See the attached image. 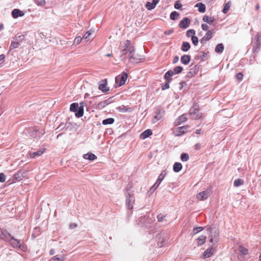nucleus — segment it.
I'll list each match as a JSON object with an SVG mask.
<instances>
[{"label": "nucleus", "mask_w": 261, "mask_h": 261, "mask_svg": "<svg viewBox=\"0 0 261 261\" xmlns=\"http://www.w3.org/2000/svg\"><path fill=\"white\" fill-rule=\"evenodd\" d=\"M165 218V216L162 215L161 214H159L157 216L158 221L160 222H163Z\"/></svg>", "instance_id": "obj_52"}, {"label": "nucleus", "mask_w": 261, "mask_h": 261, "mask_svg": "<svg viewBox=\"0 0 261 261\" xmlns=\"http://www.w3.org/2000/svg\"><path fill=\"white\" fill-rule=\"evenodd\" d=\"M128 54V52L126 48H124L121 50L120 58L121 60H124L126 58V55Z\"/></svg>", "instance_id": "obj_38"}, {"label": "nucleus", "mask_w": 261, "mask_h": 261, "mask_svg": "<svg viewBox=\"0 0 261 261\" xmlns=\"http://www.w3.org/2000/svg\"><path fill=\"white\" fill-rule=\"evenodd\" d=\"M203 229L202 227H196L193 228V231L194 234H196L199 232H200Z\"/></svg>", "instance_id": "obj_48"}, {"label": "nucleus", "mask_w": 261, "mask_h": 261, "mask_svg": "<svg viewBox=\"0 0 261 261\" xmlns=\"http://www.w3.org/2000/svg\"><path fill=\"white\" fill-rule=\"evenodd\" d=\"M189 114L191 116V118L195 120L199 119L202 114L200 112L199 106L196 103H194L190 109Z\"/></svg>", "instance_id": "obj_3"}, {"label": "nucleus", "mask_w": 261, "mask_h": 261, "mask_svg": "<svg viewBox=\"0 0 261 261\" xmlns=\"http://www.w3.org/2000/svg\"><path fill=\"white\" fill-rule=\"evenodd\" d=\"M112 98H113L112 97H110L109 98H108V99H106L105 100H103L102 101L99 102L97 104V108L98 109H100V110L102 109L106 106H107L109 104H110L111 102H112V101H113Z\"/></svg>", "instance_id": "obj_16"}, {"label": "nucleus", "mask_w": 261, "mask_h": 261, "mask_svg": "<svg viewBox=\"0 0 261 261\" xmlns=\"http://www.w3.org/2000/svg\"><path fill=\"white\" fill-rule=\"evenodd\" d=\"M195 7L198 8V10L200 13H204L205 12L206 7L204 4L202 3H198L195 6Z\"/></svg>", "instance_id": "obj_21"}, {"label": "nucleus", "mask_w": 261, "mask_h": 261, "mask_svg": "<svg viewBox=\"0 0 261 261\" xmlns=\"http://www.w3.org/2000/svg\"><path fill=\"white\" fill-rule=\"evenodd\" d=\"M206 237L204 236H201L197 239V245L198 246H201L204 244L206 241Z\"/></svg>", "instance_id": "obj_29"}, {"label": "nucleus", "mask_w": 261, "mask_h": 261, "mask_svg": "<svg viewBox=\"0 0 261 261\" xmlns=\"http://www.w3.org/2000/svg\"><path fill=\"white\" fill-rule=\"evenodd\" d=\"M43 152H44V150H38L37 151L31 153L30 154V156L32 158H34L36 156H40L41 155H42L43 154Z\"/></svg>", "instance_id": "obj_40"}, {"label": "nucleus", "mask_w": 261, "mask_h": 261, "mask_svg": "<svg viewBox=\"0 0 261 261\" xmlns=\"http://www.w3.org/2000/svg\"><path fill=\"white\" fill-rule=\"evenodd\" d=\"M124 44H125V48H127L129 46H130V41L129 40H126L125 43H124Z\"/></svg>", "instance_id": "obj_64"}, {"label": "nucleus", "mask_w": 261, "mask_h": 261, "mask_svg": "<svg viewBox=\"0 0 261 261\" xmlns=\"http://www.w3.org/2000/svg\"><path fill=\"white\" fill-rule=\"evenodd\" d=\"M83 158L86 160H88L90 161H93L96 159L97 156L93 153L88 152L83 155Z\"/></svg>", "instance_id": "obj_20"}, {"label": "nucleus", "mask_w": 261, "mask_h": 261, "mask_svg": "<svg viewBox=\"0 0 261 261\" xmlns=\"http://www.w3.org/2000/svg\"><path fill=\"white\" fill-rule=\"evenodd\" d=\"M239 251L241 255H246L248 253V249L242 246H240L239 247Z\"/></svg>", "instance_id": "obj_34"}, {"label": "nucleus", "mask_w": 261, "mask_h": 261, "mask_svg": "<svg viewBox=\"0 0 261 261\" xmlns=\"http://www.w3.org/2000/svg\"><path fill=\"white\" fill-rule=\"evenodd\" d=\"M66 125H67V124H65V123L61 122L56 129H59V130H65V128H66Z\"/></svg>", "instance_id": "obj_47"}, {"label": "nucleus", "mask_w": 261, "mask_h": 261, "mask_svg": "<svg viewBox=\"0 0 261 261\" xmlns=\"http://www.w3.org/2000/svg\"><path fill=\"white\" fill-rule=\"evenodd\" d=\"M91 31H87L83 36L84 39H87L89 37V36L91 35Z\"/></svg>", "instance_id": "obj_57"}, {"label": "nucleus", "mask_w": 261, "mask_h": 261, "mask_svg": "<svg viewBox=\"0 0 261 261\" xmlns=\"http://www.w3.org/2000/svg\"><path fill=\"white\" fill-rule=\"evenodd\" d=\"M115 121L113 118H108L102 120V123L103 125L112 124Z\"/></svg>", "instance_id": "obj_32"}, {"label": "nucleus", "mask_w": 261, "mask_h": 261, "mask_svg": "<svg viewBox=\"0 0 261 261\" xmlns=\"http://www.w3.org/2000/svg\"><path fill=\"white\" fill-rule=\"evenodd\" d=\"M191 47L190 44L188 42H183L181 46V50L184 52L188 51Z\"/></svg>", "instance_id": "obj_27"}, {"label": "nucleus", "mask_w": 261, "mask_h": 261, "mask_svg": "<svg viewBox=\"0 0 261 261\" xmlns=\"http://www.w3.org/2000/svg\"><path fill=\"white\" fill-rule=\"evenodd\" d=\"M35 3L38 6H44L45 5V0H35Z\"/></svg>", "instance_id": "obj_49"}, {"label": "nucleus", "mask_w": 261, "mask_h": 261, "mask_svg": "<svg viewBox=\"0 0 261 261\" xmlns=\"http://www.w3.org/2000/svg\"><path fill=\"white\" fill-rule=\"evenodd\" d=\"M145 7L148 10H151L155 8V6L152 2H147L146 3Z\"/></svg>", "instance_id": "obj_41"}, {"label": "nucleus", "mask_w": 261, "mask_h": 261, "mask_svg": "<svg viewBox=\"0 0 261 261\" xmlns=\"http://www.w3.org/2000/svg\"><path fill=\"white\" fill-rule=\"evenodd\" d=\"M86 106V103L82 102L80 103L74 102L70 105V111L75 113V116L77 118H80L83 116L84 108Z\"/></svg>", "instance_id": "obj_2"}, {"label": "nucleus", "mask_w": 261, "mask_h": 261, "mask_svg": "<svg viewBox=\"0 0 261 261\" xmlns=\"http://www.w3.org/2000/svg\"><path fill=\"white\" fill-rule=\"evenodd\" d=\"M174 32L173 29H171L168 30H166L164 32V34L166 35H169L172 34Z\"/></svg>", "instance_id": "obj_55"}, {"label": "nucleus", "mask_w": 261, "mask_h": 261, "mask_svg": "<svg viewBox=\"0 0 261 261\" xmlns=\"http://www.w3.org/2000/svg\"><path fill=\"white\" fill-rule=\"evenodd\" d=\"M189 127V126L188 125L178 127L176 128L175 136H180L182 135H184L187 131Z\"/></svg>", "instance_id": "obj_14"}, {"label": "nucleus", "mask_w": 261, "mask_h": 261, "mask_svg": "<svg viewBox=\"0 0 261 261\" xmlns=\"http://www.w3.org/2000/svg\"><path fill=\"white\" fill-rule=\"evenodd\" d=\"M207 230L210 232V237H215V239L218 240L219 231L218 228L215 227H208Z\"/></svg>", "instance_id": "obj_15"}, {"label": "nucleus", "mask_w": 261, "mask_h": 261, "mask_svg": "<svg viewBox=\"0 0 261 261\" xmlns=\"http://www.w3.org/2000/svg\"><path fill=\"white\" fill-rule=\"evenodd\" d=\"M108 84L107 80L104 79L101 80L99 82V84L98 86V89L100 91H101L103 93H106L108 91H109V88L107 87V85Z\"/></svg>", "instance_id": "obj_9"}, {"label": "nucleus", "mask_w": 261, "mask_h": 261, "mask_svg": "<svg viewBox=\"0 0 261 261\" xmlns=\"http://www.w3.org/2000/svg\"><path fill=\"white\" fill-rule=\"evenodd\" d=\"M127 50L128 53H129L130 51L132 52V54L135 53V52H134V48L132 46H130V45L129 46V47L127 48Z\"/></svg>", "instance_id": "obj_60"}, {"label": "nucleus", "mask_w": 261, "mask_h": 261, "mask_svg": "<svg viewBox=\"0 0 261 261\" xmlns=\"http://www.w3.org/2000/svg\"><path fill=\"white\" fill-rule=\"evenodd\" d=\"M179 60V57L177 56H175V57H174L173 58V64H176V63L178 62Z\"/></svg>", "instance_id": "obj_63"}, {"label": "nucleus", "mask_w": 261, "mask_h": 261, "mask_svg": "<svg viewBox=\"0 0 261 261\" xmlns=\"http://www.w3.org/2000/svg\"><path fill=\"white\" fill-rule=\"evenodd\" d=\"M126 206L127 209L132 210L134 207V204L135 201V198L134 194L128 193L125 195Z\"/></svg>", "instance_id": "obj_6"}, {"label": "nucleus", "mask_w": 261, "mask_h": 261, "mask_svg": "<svg viewBox=\"0 0 261 261\" xmlns=\"http://www.w3.org/2000/svg\"><path fill=\"white\" fill-rule=\"evenodd\" d=\"M174 7L175 9H180L182 7V5L181 4V3H180V1H177L175 2L174 5Z\"/></svg>", "instance_id": "obj_46"}, {"label": "nucleus", "mask_w": 261, "mask_h": 261, "mask_svg": "<svg viewBox=\"0 0 261 261\" xmlns=\"http://www.w3.org/2000/svg\"><path fill=\"white\" fill-rule=\"evenodd\" d=\"M261 46V36L257 33L254 38L253 44V53L254 54L258 53Z\"/></svg>", "instance_id": "obj_4"}, {"label": "nucleus", "mask_w": 261, "mask_h": 261, "mask_svg": "<svg viewBox=\"0 0 261 261\" xmlns=\"http://www.w3.org/2000/svg\"><path fill=\"white\" fill-rule=\"evenodd\" d=\"M170 80H168V81H166V82L165 84H161V87L162 90H165L169 88V83L171 82Z\"/></svg>", "instance_id": "obj_44"}, {"label": "nucleus", "mask_w": 261, "mask_h": 261, "mask_svg": "<svg viewBox=\"0 0 261 261\" xmlns=\"http://www.w3.org/2000/svg\"><path fill=\"white\" fill-rule=\"evenodd\" d=\"M166 174H167V172L166 170L162 171L161 174L158 176V178L156 181V182L158 184L160 185V184L163 181V180L164 179V178L165 177V176L166 175Z\"/></svg>", "instance_id": "obj_23"}, {"label": "nucleus", "mask_w": 261, "mask_h": 261, "mask_svg": "<svg viewBox=\"0 0 261 261\" xmlns=\"http://www.w3.org/2000/svg\"><path fill=\"white\" fill-rule=\"evenodd\" d=\"M180 159L182 162H187L189 159V156L186 153H182L180 155Z\"/></svg>", "instance_id": "obj_42"}, {"label": "nucleus", "mask_w": 261, "mask_h": 261, "mask_svg": "<svg viewBox=\"0 0 261 261\" xmlns=\"http://www.w3.org/2000/svg\"><path fill=\"white\" fill-rule=\"evenodd\" d=\"M0 239L9 243L14 248H19L21 250L25 251L26 247L22 245L20 240L15 239L6 229L0 228Z\"/></svg>", "instance_id": "obj_1"}, {"label": "nucleus", "mask_w": 261, "mask_h": 261, "mask_svg": "<svg viewBox=\"0 0 261 261\" xmlns=\"http://www.w3.org/2000/svg\"><path fill=\"white\" fill-rule=\"evenodd\" d=\"M213 37L212 31H207L205 35L200 40V42L203 45L205 44L207 41Z\"/></svg>", "instance_id": "obj_12"}, {"label": "nucleus", "mask_w": 261, "mask_h": 261, "mask_svg": "<svg viewBox=\"0 0 261 261\" xmlns=\"http://www.w3.org/2000/svg\"><path fill=\"white\" fill-rule=\"evenodd\" d=\"M218 240H217L216 239H215V237H210V242L211 243H213V244H215L217 242H218Z\"/></svg>", "instance_id": "obj_58"}, {"label": "nucleus", "mask_w": 261, "mask_h": 261, "mask_svg": "<svg viewBox=\"0 0 261 261\" xmlns=\"http://www.w3.org/2000/svg\"><path fill=\"white\" fill-rule=\"evenodd\" d=\"M244 184V181L243 179L238 178L236 179L233 182V185L234 187H238Z\"/></svg>", "instance_id": "obj_39"}, {"label": "nucleus", "mask_w": 261, "mask_h": 261, "mask_svg": "<svg viewBox=\"0 0 261 261\" xmlns=\"http://www.w3.org/2000/svg\"><path fill=\"white\" fill-rule=\"evenodd\" d=\"M5 180V175L3 173H0V182H3Z\"/></svg>", "instance_id": "obj_56"}, {"label": "nucleus", "mask_w": 261, "mask_h": 261, "mask_svg": "<svg viewBox=\"0 0 261 261\" xmlns=\"http://www.w3.org/2000/svg\"><path fill=\"white\" fill-rule=\"evenodd\" d=\"M215 248L212 246L207 248L203 253V258H206L211 257L214 255Z\"/></svg>", "instance_id": "obj_13"}, {"label": "nucleus", "mask_w": 261, "mask_h": 261, "mask_svg": "<svg viewBox=\"0 0 261 261\" xmlns=\"http://www.w3.org/2000/svg\"><path fill=\"white\" fill-rule=\"evenodd\" d=\"M179 14L176 11H173L170 14V18L171 20H175L177 19Z\"/></svg>", "instance_id": "obj_36"}, {"label": "nucleus", "mask_w": 261, "mask_h": 261, "mask_svg": "<svg viewBox=\"0 0 261 261\" xmlns=\"http://www.w3.org/2000/svg\"><path fill=\"white\" fill-rule=\"evenodd\" d=\"M183 70V68L181 66H177L173 68L172 72L174 74L180 73Z\"/></svg>", "instance_id": "obj_37"}, {"label": "nucleus", "mask_w": 261, "mask_h": 261, "mask_svg": "<svg viewBox=\"0 0 261 261\" xmlns=\"http://www.w3.org/2000/svg\"><path fill=\"white\" fill-rule=\"evenodd\" d=\"M191 40H192V43L194 45L196 46L198 44V39L197 37H196V36H192V37L191 38Z\"/></svg>", "instance_id": "obj_50"}, {"label": "nucleus", "mask_w": 261, "mask_h": 261, "mask_svg": "<svg viewBox=\"0 0 261 261\" xmlns=\"http://www.w3.org/2000/svg\"><path fill=\"white\" fill-rule=\"evenodd\" d=\"M195 31L193 29H190V30H188L186 32V35L188 37H191V38H192V36H195Z\"/></svg>", "instance_id": "obj_43"}, {"label": "nucleus", "mask_w": 261, "mask_h": 261, "mask_svg": "<svg viewBox=\"0 0 261 261\" xmlns=\"http://www.w3.org/2000/svg\"><path fill=\"white\" fill-rule=\"evenodd\" d=\"M212 192V188H208L206 190L199 193L197 195V198L200 200H204L208 198Z\"/></svg>", "instance_id": "obj_7"}, {"label": "nucleus", "mask_w": 261, "mask_h": 261, "mask_svg": "<svg viewBox=\"0 0 261 261\" xmlns=\"http://www.w3.org/2000/svg\"><path fill=\"white\" fill-rule=\"evenodd\" d=\"M127 74L126 72H122L121 75L117 76L115 77V83L117 87H120L125 84L127 78Z\"/></svg>", "instance_id": "obj_5"}, {"label": "nucleus", "mask_w": 261, "mask_h": 261, "mask_svg": "<svg viewBox=\"0 0 261 261\" xmlns=\"http://www.w3.org/2000/svg\"><path fill=\"white\" fill-rule=\"evenodd\" d=\"M191 21L188 17H184L179 23L178 25L181 29H187L189 27Z\"/></svg>", "instance_id": "obj_11"}, {"label": "nucleus", "mask_w": 261, "mask_h": 261, "mask_svg": "<svg viewBox=\"0 0 261 261\" xmlns=\"http://www.w3.org/2000/svg\"><path fill=\"white\" fill-rule=\"evenodd\" d=\"M187 120L186 115H182L180 116L175 121L176 125L180 124L181 123Z\"/></svg>", "instance_id": "obj_26"}, {"label": "nucleus", "mask_w": 261, "mask_h": 261, "mask_svg": "<svg viewBox=\"0 0 261 261\" xmlns=\"http://www.w3.org/2000/svg\"><path fill=\"white\" fill-rule=\"evenodd\" d=\"M132 188V186L130 184H128L125 188V195H127L128 193L129 194H133L132 192H130V189Z\"/></svg>", "instance_id": "obj_51"}, {"label": "nucleus", "mask_w": 261, "mask_h": 261, "mask_svg": "<svg viewBox=\"0 0 261 261\" xmlns=\"http://www.w3.org/2000/svg\"><path fill=\"white\" fill-rule=\"evenodd\" d=\"M201 28L203 31H208V27L206 24H202Z\"/></svg>", "instance_id": "obj_61"}, {"label": "nucleus", "mask_w": 261, "mask_h": 261, "mask_svg": "<svg viewBox=\"0 0 261 261\" xmlns=\"http://www.w3.org/2000/svg\"><path fill=\"white\" fill-rule=\"evenodd\" d=\"M64 257L63 255H57L52 257L49 261H64Z\"/></svg>", "instance_id": "obj_31"}, {"label": "nucleus", "mask_w": 261, "mask_h": 261, "mask_svg": "<svg viewBox=\"0 0 261 261\" xmlns=\"http://www.w3.org/2000/svg\"><path fill=\"white\" fill-rule=\"evenodd\" d=\"M224 50V45L222 43L218 44L215 49V51L218 54H221Z\"/></svg>", "instance_id": "obj_30"}, {"label": "nucleus", "mask_w": 261, "mask_h": 261, "mask_svg": "<svg viewBox=\"0 0 261 261\" xmlns=\"http://www.w3.org/2000/svg\"><path fill=\"white\" fill-rule=\"evenodd\" d=\"M174 74L172 72V70H169L165 73L164 77L166 81L170 80V81H171L172 79H171V77Z\"/></svg>", "instance_id": "obj_33"}, {"label": "nucleus", "mask_w": 261, "mask_h": 261, "mask_svg": "<svg viewBox=\"0 0 261 261\" xmlns=\"http://www.w3.org/2000/svg\"><path fill=\"white\" fill-rule=\"evenodd\" d=\"M152 134V131L150 129H148L144 130L143 132H142L140 134V139L144 140V139H145L149 137Z\"/></svg>", "instance_id": "obj_18"}, {"label": "nucleus", "mask_w": 261, "mask_h": 261, "mask_svg": "<svg viewBox=\"0 0 261 261\" xmlns=\"http://www.w3.org/2000/svg\"><path fill=\"white\" fill-rule=\"evenodd\" d=\"M206 55V53H205L204 51H200L199 55L195 56V59L196 60H200V61H205V57Z\"/></svg>", "instance_id": "obj_22"}, {"label": "nucleus", "mask_w": 261, "mask_h": 261, "mask_svg": "<svg viewBox=\"0 0 261 261\" xmlns=\"http://www.w3.org/2000/svg\"><path fill=\"white\" fill-rule=\"evenodd\" d=\"M199 66L198 65H194L192 68H190V71L188 72L187 76L191 78L196 75L199 71Z\"/></svg>", "instance_id": "obj_10"}, {"label": "nucleus", "mask_w": 261, "mask_h": 261, "mask_svg": "<svg viewBox=\"0 0 261 261\" xmlns=\"http://www.w3.org/2000/svg\"><path fill=\"white\" fill-rule=\"evenodd\" d=\"M127 57L130 62L138 63L142 59L141 56L138 54H135V53L132 54L131 51L128 53Z\"/></svg>", "instance_id": "obj_8"}, {"label": "nucleus", "mask_w": 261, "mask_h": 261, "mask_svg": "<svg viewBox=\"0 0 261 261\" xmlns=\"http://www.w3.org/2000/svg\"><path fill=\"white\" fill-rule=\"evenodd\" d=\"M82 38L80 36L76 37L74 40V43H75L76 45L79 44L80 43V42L82 41Z\"/></svg>", "instance_id": "obj_53"}, {"label": "nucleus", "mask_w": 261, "mask_h": 261, "mask_svg": "<svg viewBox=\"0 0 261 261\" xmlns=\"http://www.w3.org/2000/svg\"><path fill=\"white\" fill-rule=\"evenodd\" d=\"M11 14L14 18H17L23 16L24 15V12L18 9H14L12 10Z\"/></svg>", "instance_id": "obj_17"}, {"label": "nucleus", "mask_w": 261, "mask_h": 261, "mask_svg": "<svg viewBox=\"0 0 261 261\" xmlns=\"http://www.w3.org/2000/svg\"><path fill=\"white\" fill-rule=\"evenodd\" d=\"M191 61V56L188 55H184L181 57L180 61L184 65H188Z\"/></svg>", "instance_id": "obj_19"}, {"label": "nucleus", "mask_w": 261, "mask_h": 261, "mask_svg": "<svg viewBox=\"0 0 261 261\" xmlns=\"http://www.w3.org/2000/svg\"><path fill=\"white\" fill-rule=\"evenodd\" d=\"M202 20L209 24H212L214 21H215L216 19L213 17H209L207 15H204L202 18Z\"/></svg>", "instance_id": "obj_24"}, {"label": "nucleus", "mask_w": 261, "mask_h": 261, "mask_svg": "<svg viewBox=\"0 0 261 261\" xmlns=\"http://www.w3.org/2000/svg\"><path fill=\"white\" fill-rule=\"evenodd\" d=\"M182 166L181 163L176 162L173 165V170L175 172H179L182 169Z\"/></svg>", "instance_id": "obj_28"}, {"label": "nucleus", "mask_w": 261, "mask_h": 261, "mask_svg": "<svg viewBox=\"0 0 261 261\" xmlns=\"http://www.w3.org/2000/svg\"><path fill=\"white\" fill-rule=\"evenodd\" d=\"M236 77L239 81H241L243 79V74L241 72H239V73L236 74Z\"/></svg>", "instance_id": "obj_54"}, {"label": "nucleus", "mask_w": 261, "mask_h": 261, "mask_svg": "<svg viewBox=\"0 0 261 261\" xmlns=\"http://www.w3.org/2000/svg\"><path fill=\"white\" fill-rule=\"evenodd\" d=\"M160 186V185L158 184L156 182L154 183V184L151 187V188H150V190H152L153 191H154V190H155L158 188V187Z\"/></svg>", "instance_id": "obj_59"}, {"label": "nucleus", "mask_w": 261, "mask_h": 261, "mask_svg": "<svg viewBox=\"0 0 261 261\" xmlns=\"http://www.w3.org/2000/svg\"><path fill=\"white\" fill-rule=\"evenodd\" d=\"M25 36L19 33L16 34L13 38V40H15L18 44H20L23 40H24Z\"/></svg>", "instance_id": "obj_25"}, {"label": "nucleus", "mask_w": 261, "mask_h": 261, "mask_svg": "<svg viewBox=\"0 0 261 261\" xmlns=\"http://www.w3.org/2000/svg\"><path fill=\"white\" fill-rule=\"evenodd\" d=\"M230 7V5L229 3H227L225 4V5H224V8L222 10L223 13H225V14L226 13L228 12Z\"/></svg>", "instance_id": "obj_45"}, {"label": "nucleus", "mask_w": 261, "mask_h": 261, "mask_svg": "<svg viewBox=\"0 0 261 261\" xmlns=\"http://www.w3.org/2000/svg\"><path fill=\"white\" fill-rule=\"evenodd\" d=\"M19 44H18L15 40H13L11 41L10 47L9 51L12 50L14 48H17L18 47Z\"/></svg>", "instance_id": "obj_35"}, {"label": "nucleus", "mask_w": 261, "mask_h": 261, "mask_svg": "<svg viewBox=\"0 0 261 261\" xmlns=\"http://www.w3.org/2000/svg\"><path fill=\"white\" fill-rule=\"evenodd\" d=\"M159 119H160V118H159V114H157L155 116H154V117L152 119V122L153 123H154Z\"/></svg>", "instance_id": "obj_62"}]
</instances>
